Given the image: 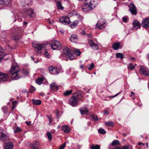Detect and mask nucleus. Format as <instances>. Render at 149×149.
<instances>
[{"label":"nucleus","mask_w":149,"mask_h":149,"mask_svg":"<svg viewBox=\"0 0 149 149\" xmlns=\"http://www.w3.org/2000/svg\"><path fill=\"white\" fill-rule=\"evenodd\" d=\"M43 80L42 78H39L36 79V82L37 84L40 85L42 83Z\"/></svg>","instance_id":"nucleus-30"},{"label":"nucleus","mask_w":149,"mask_h":149,"mask_svg":"<svg viewBox=\"0 0 149 149\" xmlns=\"http://www.w3.org/2000/svg\"><path fill=\"white\" fill-rule=\"evenodd\" d=\"M49 70L51 74L54 75L58 74L59 72L58 69L52 66H50L49 68Z\"/></svg>","instance_id":"nucleus-12"},{"label":"nucleus","mask_w":149,"mask_h":149,"mask_svg":"<svg viewBox=\"0 0 149 149\" xmlns=\"http://www.w3.org/2000/svg\"><path fill=\"white\" fill-rule=\"evenodd\" d=\"M127 17H123V20L124 22H127Z\"/></svg>","instance_id":"nucleus-50"},{"label":"nucleus","mask_w":149,"mask_h":149,"mask_svg":"<svg viewBox=\"0 0 149 149\" xmlns=\"http://www.w3.org/2000/svg\"><path fill=\"white\" fill-rule=\"evenodd\" d=\"M80 68L81 69H83L84 68V65H81L80 66Z\"/></svg>","instance_id":"nucleus-61"},{"label":"nucleus","mask_w":149,"mask_h":149,"mask_svg":"<svg viewBox=\"0 0 149 149\" xmlns=\"http://www.w3.org/2000/svg\"><path fill=\"white\" fill-rule=\"evenodd\" d=\"M95 1H86L82 6V9L84 12H88L91 10L96 6Z\"/></svg>","instance_id":"nucleus-2"},{"label":"nucleus","mask_w":149,"mask_h":149,"mask_svg":"<svg viewBox=\"0 0 149 149\" xmlns=\"http://www.w3.org/2000/svg\"><path fill=\"white\" fill-rule=\"evenodd\" d=\"M79 23V22L77 20L74 21L70 23V26L71 28H74L77 26Z\"/></svg>","instance_id":"nucleus-19"},{"label":"nucleus","mask_w":149,"mask_h":149,"mask_svg":"<svg viewBox=\"0 0 149 149\" xmlns=\"http://www.w3.org/2000/svg\"><path fill=\"white\" fill-rule=\"evenodd\" d=\"M133 26L131 30L133 31H136L140 28V24L139 22L136 19L133 20L132 23Z\"/></svg>","instance_id":"nucleus-9"},{"label":"nucleus","mask_w":149,"mask_h":149,"mask_svg":"<svg viewBox=\"0 0 149 149\" xmlns=\"http://www.w3.org/2000/svg\"><path fill=\"white\" fill-rule=\"evenodd\" d=\"M47 135L48 139L49 141H51L52 139V136L51 133L49 132H48L47 133Z\"/></svg>","instance_id":"nucleus-36"},{"label":"nucleus","mask_w":149,"mask_h":149,"mask_svg":"<svg viewBox=\"0 0 149 149\" xmlns=\"http://www.w3.org/2000/svg\"><path fill=\"white\" fill-rule=\"evenodd\" d=\"M21 129L19 127H17L15 128L14 130V132L15 133L19 132H21Z\"/></svg>","instance_id":"nucleus-40"},{"label":"nucleus","mask_w":149,"mask_h":149,"mask_svg":"<svg viewBox=\"0 0 149 149\" xmlns=\"http://www.w3.org/2000/svg\"><path fill=\"white\" fill-rule=\"evenodd\" d=\"M81 34L83 35H85L86 34V33H85V31H83L81 33Z\"/></svg>","instance_id":"nucleus-55"},{"label":"nucleus","mask_w":149,"mask_h":149,"mask_svg":"<svg viewBox=\"0 0 149 149\" xmlns=\"http://www.w3.org/2000/svg\"><path fill=\"white\" fill-rule=\"evenodd\" d=\"M39 145V143L36 141H34L31 146L32 149H38Z\"/></svg>","instance_id":"nucleus-22"},{"label":"nucleus","mask_w":149,"mask_h":149,"mask_svg":"<svg viewBox=\"0 0 149 149\" xmlns=\"http://www.w3.org/2000/svg\"><path fill=\"white\" fill-rule=\"evenodd\" d=\"M10 2V0H0V4L7 5Z\"/></svg>","instance_id":"nucleus-25"},{"label":"nucleus","mask_w":149,"mask_h":149,"mask_svg":"<svg viewBox=\"0 0 149 149\" xmlns=\"http://www.w3.org/2000/svg\"><path fill=\"white\" fill-rule=\"evenodd\" d=\"M59 21L60 22L65 24H69L70 23V19L68 17L66 16H63L59 19Z\"/></svg>","instance_id":"nucleus-10"},{"label":"nucleus","mask_w":149,"mask_h":149,"mask_svg":"<svg viewBox=\"0 0 149 149\" xmlns=\"http://www.w3.org/2000/svg\"><path fill=\"white\" fill-rule=\"evenodd\" d=\"M88 44L93 49L95 50L98 49V45L95 43L93 40H89L88 42Z\"/></svg>","instance_id":"nucleus-15"},{"label":"nucleus","mask_w":149,"mask_h":149,"mask_svg":"<svg viewBox=\"0 0 149 149\" xmlns=\"http://www.w3.org/2000/svg\"><path fill=\"white\" fill-rule=\"evenodd\" d=\"M3 58H4L3 56L2 55H0V62L2 60Z\"/></svg>","instance_id":"nucleus-52"},{"label":"nucleus","mask_w":149,"mask_h":149,"mask_svg":"<svg viewBox=\"0 0 149 149\" xmlns=\"http://www.w3.org/2000/svg\"><path fill=\"white\" fill-rule=\"evenodd\" d=\"M105 123L106 125L110 127H111L113 125V123L111 121H109V122H105Z\"/></svg>","instance_id":"nucleus-37"},{"label":"nucleus","mask_w":149,"mask_h":149,"mask_svg":"<svg viewBox=\"0 0 149 149\" xmlns=\"http://www.w3.org/2000/svg\"><path fill=\"white\" fill-rule=\"evenodd\" d=\"M10 72L11 74V77L14 80H17L21 77L22 73L18 64L16 63H13L11 65Z\"/></svg>","instance_id":"nucleus-1"},{"label":"nucleus","mask_w":149,"mask_h":149,"mask_svg":"<svg viewBox=\"0 0 149 149\" xmlns=\"http://www.w3.org/2000/svg\"><path fill=\"white\" fill-rule=\"evenodd\" d=\"M32 46L33 47L37 50L36 52L37 54H42L43 53V52H41L42 50H45V45L41 44H36L35 43H33Z\"/></svg>","instance_id":"nucleus-5"},{"label":"nucleus","mask_w":149,"mask_h":149,"mask_svg":"<svg viewBox=\"0 0 149 149\" xmlns=\"http://www.w3.org/2000/svg\"><path fill=\"white\" fill-rule=\"evenodd\" d=\"M113 149H121V148L119 146L116 147L114 148Z\"/></svg>","instance_id":"nucleus-54"},{"label":"nucleus","mask_w":149,"mask_h":149,"mask_svg":"<svg viewBox=\"0 0 149 149\" xmlns=\"http://www.w3.org/2000/svg\"><path fill=\"white\" fill-rule=\"evenodd\" d=\"M61 129L65 133L67 134L70 131L69 127L65 125L63 126L61 128Z\"/></svg>","instance_id":"nucleus-21"},{"label":"nucleus","mask_w":149,"mask_h":149,"mask_svg":"<svg viewBox=\"0 0 149 149\" xmlns=\"http://www.w3.org/2000/svg\"><path fill=\"white\" fill-rule=\"evenodd\" d=\"M87 67L89 70H91L94 67V65L93 63H92L90 65H88Z\"/></svg>","instance_id":"nucleus-41"},{"label":"nucleus","mask_w":149,"mask_h":149,"mask_svg":"<svg viewBox=\"0 0 149 149\" xmlns=\"http://www.w3.org/2000/svg\"><path fill=\"white\" fill-rule=\"evenodd\" d=\"M5 131L2 130H0V140L3 142L8 141V137L4 133Z\"/></svg>","instance_id":"nucleus-8"},{"label":"nucleus","mask_w":149,"mask_h":149,"mask_svg":"<svg viewBox=\"0 0 149 149\" xmlns=\"http://www.w3.org/2000/svg\"><path fill=\"white\" fill-rule=\"evenodd\" d=\"M121 93V91L120 92L118 93H117V94H116L115 95H113V96L111 97H112L114 98V97H116V96H118V95Z\"/></svg>","instance_id":"nucleus-48"},{"label":"nucleus","mask_w":149,"mask_h":149,"mask_svg":"<svg viewBox=\"0 0 149 149\" xmlns=\"http://www.w3.org/2000/svg\"><path fill=\"white\" fill-rule=\"evenodd\" d=\"M27 24V23L26 22H24V25H26V24Z\"/></svg>","instance_id":"nucleus-63"},{"label":"nucleus","mask_w":149,"mask_h":149,"mask_svg":"<svg viewBox=\"0 0 149 149\" xmlns=\"http://www.w3.org/2000/svg\"><path fill=\"white\" fill-rule=\"evenodd\" d=\"M17 102L16 101H14L12 102V104L13 107H12V110L14 109L17 106Z\"/></svg>","instance_id":"nucleus-39"},{"label":"nucleus","mask_w":149,"mask_h":149,"mask_svg":"<svg viewBox=\"0 0 149 149\" xmlns=\"http://www.w3.org/2000/svg\"><path fill=\"white\" fill-rule=\"evenodd\" d=\"M129 147L128 146H123L122 148V149H129Z\"/></svg>","instance_id":"nucleus-51"},{"label":"nucleus","mask_w":149,"mask_h":149,"mask_svg":"<svg viewBox=\"0 0 149 149\" xmlns=\"http://www.w3.org/2000/svg\"><path fill=\"white\" fill-rule=\"evenodd\" d=\"M4 147L5 149H13L14 145L12 142H7L5 143Z\"/></svg>","instance_id":"nucleus-18"},{"label":"nucleus","mask_w":149,"mask_h":149,"mask_svg":"<svg viewBox=\"0 0 149 149\" xmlns=\"http://www.w3.org/2000/svg\"><path fill=\"white\" fill-rule=\"evenodd\" d=\"M105 26V20L103 19H101L97 22L96 24V28L100 29H102Z\"/></svg>","instance_id":"nucleus-7"},{"label":"nucleus","mask_w":149,"mask_h":149,"mask_svg":"<svg viewBox=\"0 0 149 149\" xmlns=\"http://www.w3.org/2000/svg\"><path fill=\"white\" fill-rule=\"evenodd\" d=\"M22 72L26 75H29V72L27 70H23Z\"/></svg>","instance_id":"nucleus-43"},{"label":"nucleus","mask_w":149,"mask_h":149,"mask_svg":"<svg viewBox=\"0 0 149 149\" xmlns=\"http://www.w3.org/2000/svg\"><path fill=\"white\" fill-rule=\"evenodd\" d=\"M129 10L132 14H136V9L133 3H130L128 6Z\"/></svg>","instance_id":"nucleus-13"},{"label":"nucleus","mask_w":149,"mask_h":149,"mask_svg":"<svg viewBox=\"0 0 149 149\" xmlns=\"http://www.w3.org/2000/svg\"><path fill=\"white\" fill-rule=\"evenodd\" d=\"M104 114H109V111H108L107 110V111H104Z\"/></svg>","instance_id":"nucleus-53"},{"label":"nucleus","mask_w":149,"mask_h":149,"mask_svg":"<svg viewBox=\"0 0 149 149\" xmlns=\"http://www.w3.org/2000/svg\"><path fill=\"white\" fill-rule=\"evenodd\" d=\"M111 145L112 146H114L116 145H120V143L118 140H114L112 143H111Z\"/></svg>","instance_id":"nucleus-31"},{"label":"nucleus","mask_w":149,"mask_h":149,"mask_svg":"<svg viewBox=\"0 0 149 149\" xmlns=\"http://www.w3.org/2000/svg\"><path fill=\"white\" fill-rule=\"evenodd\" d=\"M116 56L117 58L122 59L123 58L124 55L121 53H116Z\"/></svg>","instance_id":"nucleus-29"},{"label":"nucleus","mask_w":149,"mask_h":149,"mask_svg":"<svg viewBox=\"0 0 149 149\" xmlns=\"http://www.w3.org/2000/svg\"><path fill=\"white\" fill-rule=\"evenodd\" d=\"M25 12L31 17H32L35 15L33 10L31 9H29L27 10H26L25 11Z\"/></svg>","instance_id":"nucleus-23"},{"label":"nucleus","mask_w":149,"mask_h":149,"mask_svg":"<svg viewBox=\"0 0 149 149\" xmlns=\"http://www.w3.org/2000/svg\"><path fill=\"white\" fill-rule=\"evenodd\" d=\"M56 116L57 117H58V114H59V112L58 111H57L56 112Z\"/></svg>","instance_id":"nucleus-58"},{"label":"nucleus","mask_w":149,"mask_h":149,"mask_svg":"<svg viewBox=\"0 0 149 149\" xmlns=\"http://www.w3.org/2000/svg\"><path fill=\"white\" fill-rule=\"evenodd\" d=\"M92 118L93 119L94 121H96L98 120V118L97 116L95 115H93L92 116Z\"/></svg>","instance_id":"nucleus-44"},{"label":"nucleus","mask_w":149,"mask_h":149,"mask_svg":"<svg viewBox=\"0 0 149 149\" xmlns=\"http://www.w3.org/2000/svg\"><path fill=\"white\" fill-rule=\"evenodd\" d=\"M19 39V37H14V40L16 41L18 40Z\"/></svg>","instance_id":"nucleus-56"},{"label":"nucleus","mask_w":149,"mask_h":149,"mask_svg":"<svg viewBox=\"0 0 149 149\" xmlns=\"http://www.w3.org/2000/svg\"><path fill=\"white\" fill-rule=\"evenodd\" d=\"M26 123L28 125H31V122L30 121L29 122H26Z\"/></svg>","instance_id":"nucleus-57"},{"label":"nucleus","mask_w":149,"mask_h":149,"mask_svg":"<svg viewBox=\"0 0 149 149\" xmlns=\"http://www.w3.org/2000/svg\"><path fill=\"white\" fill-rule=\"evenodd\" d=\"M44 54L45 56L47 58H49L50 56L48 53L47 52L46 50H45L44 52Z\"/></svg>","instance_id":"nucleus-42"},{"label":"nucleus","mask_w":149,"mask_h":149,"mask_svg":"<svg viewBox=\"0 0 149 149\" xmlns=\"http://www.w3.org/2000/svg\"><path fill=\"white\" fill-rule=\"evenodd\" d=\"M98 132L100 134H104L106 133V132L103 129H100L98 130Z\"/></svg>","instance_id":"nucleus-38"},{"label":"nucleus","mask_w":149,"mask_h":149,"mask_svg":"<svg viewBox=\"0 0 149 149\" xmlns=\"http://www.w3.org/2000/svg\"><path fill=\"white\" fill-rule=\"evenodd\" d=\"M74 52H73V54H75L76 55V57L77 56H79L81 53L79 50L77 49H75Z\"/></svg>","instance_id":"nucleus-34"},{"label":"nucleus","mask_w":149,"mask_h":149,"mask_svg":"<svg viewBox=\"0 0 149 149\" xmlns=\"http://www.w3.org/2000/svg\"><path fill=\"white\" fill-rule=\"evenodd\" d=\"M59 32L60 33H61L62 34L63 33V31L62 30H60Z\"/></svg>","instance_id":"nucleus-60"},{"label":"nucleus","mask_w":149,"mask_h":149,"mask_svg":"<svg viewBox=\"0 0 149 149\" xmlns=\"http://www.w3.org/2000/svg\"><path fill=\"white\" fill-rule=\"evenodd\" d=\"M91 35H87V36L88 37H91Z\"/></svg>","instance_id":"nucleus-64"},{"label":"nucleus","mask_w":149,"mask_h":149,"mask_svg":"<svg viewBox=\"0 0 149 149\" xmlns=\"http://www.w3.org/2000/svg\"><path fill=\"white\" fill-rule=\"evenodd\" d=\"M50 88L52 90L55 91H57L58 89V86L55 83L51 84L50 85Z\"/></svg>","instance_id":"nucleus-24"},{"label":"nucleus","mask_w":149,"mask_h":149,"mask_svg":"<svg viewBox=\"0 0 149 149\" xmlns=\"http://www.w3.org/2000/svg\"><path fill=\"white\" fill-rule=\"evenodd\" d=\"M72 90L66 91L64 93L63 95L65 96L68 95H69L70 94H71L72 93Z\"/></svg>","instance_id":"nucleus-35"},{"label":"nucleus","mask_w":149,"mask_h":149,"mask_svg":"<svg viewBox=\"0 0 149 149\" xmlns=\"http://www.w3.org/2000/svg\"><path fill=\"white\" fill-rule=\"evenodd\" d=\"M73 96L70 97L69 99V104L72 107H75L78 103V99L79 98V96H81V94L78 93H74Z\"/></svg>","instance_id":"nucleus-3"},{"label":"nucleus","mask_w":149,"mask_h":149,"mask_svg":"<svg viewBox=\"0 0 149 149\" xmlns=\"http://www.w3.org/2000/svg\"><path fill=\"white\" fill-rule=\"evenodd\" d=\"M32 101L33 104L35 105H39L41 103V101L40 100L33 99L32 100Z\"/></svg>","instance_id":"nucleus-28"},{"label":"nucleus","mask_w":149,"mask_h":149,"mask_svg":"<svg viewBox=\"0 0 149 149\" xmlns=\"http://www.w3.org/2000/svg\"><path fill=\"white\" fill-rule=\"evenodd\" d=\"M141 25L143 27H149V18H146L144 19L141 23Z\"/></svg>","instance_id":"nucleus-16"},{"label":"nucleus","mask_w":149,"mask_h":149,"mask_svg":"<svg viewBox=\"0 0 149 149\" xmlns=\"http://www.w3.org/2000/svg\"><path fill=\"white\" fill-rule=\"evenodd\" d=\"M113 48L115 50H117L121 48L122 45L119 42L114 43L112 45Z\"/></svg>","instance_id":"nucleus-17"},{"label":"nucleus","mask_w":149,"mask_h":149,"mask_svg":"<svg viewBox=\"0 0 149 149\" xmlns=\"http://www.w3.org/2000/svg\"><path fill=\"white\" fill-rule=\"evenodd\" d=\"M63 53L66 57L70 60H72L76 58V55L73 54V51L68 48H66L63 50Z\"/></svg>","instance_id":"nucleus-4"},{"label":"nucleus","mask_w":149,"mask_h":149,"mask_svg":"<svg viewBox=\"0 0 149 149\" xmlns=\"http://www.w3.org/2000/svg\"><path fill=\"white\" fill-rule=\"evenodd\" d=\"M52 48L54 50H60L62 49V46L60 43L54 40L52 42Z\"/></svg>","instance_id":"nucleus-6"},{"label":"nucleus","mask_w":149,"mask_h":149,"mask_svg":"<svg viewBox=\"0 0 149 149\" xmlns=\"http://www.w3.org/2000/svg\"><path fill=\"white\" fill-rule=\"evenodd\" d=\"M4 52V49L0 46V53Z\"/></svg>","instance_id":"nucleus-49"},{"label":"nucleus","mask_w":149,"mask_h":149,"mask_svg":"<svg viewBox=\"0 0 149 149\" xmlns=\"http://www.w3.org/2000/svg\"><path fill=\"white\" fill-rule=\"evenodd\" d=\"M77 36L76 35L74 34L72 35L70 38V40L72 42H75L77 40Z\"/></svg>","instance_id":"nucleus-20"},{"label":"nucleus","mask_w":149,"mask_h":149,"mask_svg":"<svg viewBox=\"0 0 149 149\" xmlns=\"http://www.w3.org/2000/svg\"><path fill=\"white\" fill-rule=\"evenodd\" d=\"M49 120V123L50 124L51 123L52 120V119Z\"/></svg>","instance_id":"nucleus-62"},{"label":"nucleus","mask_w":149,"mask_h":149,"mask_svg":"<svg viewBox=\"0 0 149 149\" xmlns=\"http://www.w3.org/2000/svg\"><path fill=\"white\" fill-rule=\"evenodd\" d=\"M90 148L91 149H100V147L98 145H92L90 146Z\"/></svg>","instance_id":"nucleus-32"},{"label":"nucleus","mask_w":149,"mask_h":149,"mask_svg":"<svg viewBox=\"0 0 149 149\" xmlns=\"http://www.w3.org/2000/svg\"><path fill=\"white\" fill-rule=\"evenodd\" d=\"M47 117H48L49 120L52 119V117L51 116H47Z\"/></svg>","instance_id":"nucleus-59"},{"label":"nucleus","mask_w":149,"mask_h":149,"mask_svg":"<svg viewBox=\"0 0 149 149\" xmlns=\"http://www.w3.org/2000/svg\"><path fill=\"white\" fill-rule=\"evenodd\" d=\"M65 145V143H64L61 145L59 147V149H64Z\"/></svg>","instance_id":"nucleus-46"},{"label":"nucleus","mask_w":149,"mask_h":149,"mask_svg":"<svg viewBox=\"0 0 149 149\" xmlns=\"http://www.w3.org/2000/svg\"><path fill=\"white\" fill-rule=\"evenodd\" d=\"M135 68V66L133 65L131 63H130L128 65L127 68L128 70H132L134 69Z\"/></svg>","instance_id":"nucleus-33"},{"label":"nucleus","mask_w":149,"mask_h":149,"mask_svg":"<svg viewBox=\"0 0 149 149\" xmlns=\"http://www.w3.org/2000/svg\"><path fill=\"white\" fill-rule=\"evenodd\" d=\"M36 89L33 86H31L30 89V91L31 93H33L35 90Z\"/></svg>","instance_id":"nucleus-45"},{"label":"nucleus","mask_w":149,"mask_h":149,"mask_svg":"<svg viewBox=\"0 0 149 149\" xmlns=\"http://www.w3.org/2000/svg\"><path fill=\"white\" fill-rule=\"evenodd\" d=\"M9 77L8 75L0 72V82L2 81H6L8 79Z\"/></svg>","instance_id":"nucleus-14"},{"label":"nucleus","mask_w":149,"mask_h":149,"mask_svg":"<svg viewBox=\"0 0 149 149\" xmlns=\"http://www.w3.org/2000/svg\"><path fill=\"white\" fill-rule=\"evenodd\" d=\"M80 111L81 113L82 114H87L88 113V110L86 107H84L81 109Z\"/></svg>","instance_id":"nucleus-26"},{"label":"nucleus","mask_w":149,"mask_h":149,"mask_svg":"<svg viewBox=\"0 0 149 149\" xmlns=\"http://www.w3.org/2000/svg\"><path fill=\"white\" fill-rule=\"evenodd\" d=\"M139 72L145 76L149 75V71L148 68L145 67H141L140 68Z\"/></svg>","instance_id":"nucleus-11"},{"label":"nucleus","mask_w":149,"mask_h":149,"mask_svg":"<svg viewBox=\"0 0 149 149\" xmlns=\"http://www.w3.org/2000/svg\"><path fill=\"white\" fill-rule=\"evenodd\" d=\"M57 8L59 9L63 10L64 8L62 6L61 3L59 1H55Z\"/></svg>","instance_id":"nucleus-27"},{"label":"nucleus","mask_w":149,"mask_h":149,"mask_svg":"<svg viewBox=\"0 0 149 149\" xmlns=\"http://www.w3.org/2000/svg\"><path fill=\"white\" fill-rule=\"evenodd\" d=\"M131 96L132 98L133 99H135V97H134V95L135 93H134L133 92H131Z\"/></svg>","instance_id":"nucleus-47"}]
</instances>
